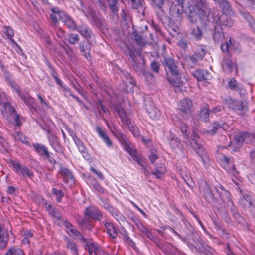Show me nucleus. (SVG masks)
I'll list each match as a JSON object with an SVG mask.
<instances>
[{
    "label": "nucleus",
    "instance_id": "nucleus-53",
    "mask_svg": "<svg viewBox=\"0 0 255 255\" xmlns=\"http://www.w3.org/2000/svg\"><path fill=\"white\" fill-rule=\"evenodd\" d=\"M96 130L100 136L103 140L105 138V137L107 136V135L106 134L105 132L103 130H102V129L100 127H97Z\"/></svg>",
    "mask_w": 255,
    "mask_h": 255
},
{
    "label": "nucleus",
    "instance_id": "nucleus-11",
    "mask_svg": "<svg viewBox=\"0 0 255 255\" xmlns=\"http://www.w3.org/2000/svg\"><path fill=\"white\" fill-rule=\"evenodd\" d=\"M229 108L239 112H243L247 109L246 103L239 100L229 99L227 101Z\"/></svg>",
    "mask_w": 255,
    "mask_h": 255
},
{
    "label": "nucleus",
    "instance_id": "nucleus-45",
    "mask_svg": "<svg viewBox=\"0 0 255 255\" xmlns=\"http://www.w3.org/2000/svg\"><path fill=\"white\" fill-rule=\"evenodd\" d=\"M170 144L173 149L179 147L180 142L177 137H172L170 140Z\"/></svg>",
    "mask_w": 255,
    "mask_h": 255
},
{
    "label": "nucleus",
    "instance_id": "nucleus-38",
    "mask_svg": "<svg viewBox=\"0 0 255 255\" xmlns=\"http://www.w3.org/2000/svg\"><path fill=\"white\" fill-rule=\"evenodd\" d=\"M200 250L205 255H214V250L205 244H201V248Z\"/></svg>",
    "mask_w": 255,
    "mask_h": 255
},
{
    "label": "nucleus",
    "instance_id": "nucleus-64",
    "mask_svg": "<svg viewBox=\"0 0 255 255\" xmlns=\"http://www.w3.org/2000/svg\"><path fill=\"white\" fill-rule=\"evenodd\" d=\"M196 55L199 57H202L205 54V50L203 49H200L199 51L195 52Z\"/></svg>",
    "mask_w": 255,
    "mask_h": 255
},
{
    "label": "nucleus",
    "instance_id": "nucleus-60",
    "mask_svg": "<svg viewBox=\"0 0 255 255\" xmlns=\"http://www.w3.org/2000/svg\"><path fill=\"white\" fill-rule=\"evenodd\" d=\"M93 186L98 192L100 193H104V189L98 183H95Z\"/></svg>",
    "mask_w": 255,
    "mask_h": 255
},
{
    "label": "nucleus",
    "instance_id": "nucleus-25",
    "mask_svg": "<svg viewBox=\"0 0 255 255\" xmlns=\"http://www.w3.org/2000/svg\"><path fill=\"white\" fill-rule=\"evenodd\" d=\"M34 150L40 155H48V151L46 147L39 143H34L32 145Z\"/></svg>",
    "mask_w": 255,
    "mask_h": 255
},
{
    "label": "nucleus",
    "instance_id": "nucleus-34",
    "mask_svg": "<svg viewBox=\"0 0 255 255\" xmlns=\"http://www.w3.org/2000/svg\"><path fill=\"white\" fill-rule=\"evenodd\" d=\"M222 67L225 70H228L230 72L232 71V70L235 68L234 63L229 59L225 60L223 62Z\"/></svg>",
    "mask_w": 255,
    "mask_h": 255
},
{
    "label": "nucleus",
    "instance_id": "nucleus-48",
    "mask_svg": "<svg viewBox=\"0 0 255 255\" xmlns=\"http://www.w3.org/2000/svg\"><path fill=\"white\" fill-rule=\"evenodd\" d=\"M52 192L56 196L57 201L58 202H60L64 195L62 191L60 190H57L55 188H53Z\"/></svg>",
    "mask_w": 255,
    "mask_h": 255
},
{
    "label": "nucleus",
    "instance_id": "nucleus-19",
    "mask_svg": "<svg viewBox=\"0 0 255 255\" xmlns=\"http://www.w3.org/2000/svg\"><path fill=\"white\" fill-rule=\"evenodd\" d=\"M8 231L0 225V249L5 248L7 244Z\"/></svg>",
    "mask_w": 255,
    "mask_h": 255
},
{
    "label": "nucleus",
    "instance_id": "nucleus-22",
    "mask_svg": "<svg viewBox=\"0 0 255 255\" xmlns=\"http://www.w3.org/2000/svg\"><path fill=\"white\" fill-rule=\"evenodd\" d=\"M228 86L232 90L239 91L240 93H241L242 92H244L242 85L238 83L234 78H232L228 82Z\"/></svg>",
    "mask_w": 255,
    "mask_h": 255
},
{
    "label": "nucleus",
    "instance_id": "nucleus-23",
    "mask_svg": "<svg viewBox=\"0 0 255 255\" xmlns=\"http://www.w3.org/2000/svg\"><path fill=\"white\" fill-rule=\"evenodd\" d=\"M66 247L70 250V252L72 255L79 253V249L78 248L77 244L73 241L69 239H66Z\"/></svg>",
    "mask_w": 255,
    "mask_h": 255
},
{
    "label": "nucleus",
    "instance_id": "nucleus-46",
    "mask_svg": "<svg viewBox=\"0 0 255 255\" xmlns=\"http://www.w3.org/2000/svg\"><path fill=\"white\" fill-rule=\"evenodd\" d=\"M48 138L51 146L55 148L57 146L58 142L57 141V138L54 135L50 134V133L48 134Z\"/></svg>",
    "mask_w": 255,
    "mask_h": 255
},
{
    "label": "nucleus",
    "instance_id": "nucleus-9",
    "mask_svg": "<svg viewBox=\"0 0 255 255\" xmlns=\"http://www.w3.org/2000/svg\"><path fill=\"white\" fill-rule=\"evenodd\" d=\"M9 165L13 168L17 174H21L23 177L27 176L31 178L33 176V173L27 167L20 164L16 161H10Z\"/></svg>",
    "mask_w": 255,
    "mask_h": 255
},
{
    "label": "nucleus",
    "instance_id": "nucleus-61",
    "mask_svg": "<svg viewBox=\"0 0 255 255\" xmlns=\"http://www.w3.org/2000/svg\"><path fill=\"white\" fill-rule=\"evenodd\" d=\"M215 228L217 230V231L219 233V234H225V231L223 229H220L221 228V224H215Z\"/></svg>",
    "mask_w": 255,
    "mask_h": 255
},
{
    "label": "nucleus",
    "instance_id": "nucleus-20",
    "mask_svg": "<svg viewBox=\"0 0 255 255\" xmlns=\"http://www.w3.org/2000/svg\"><path fill=\"white\" fill-rule=\"evenodd\" d=\"M101 202L100 204L105 209L108 210L109 212L113 216L115 215L117 216L118 211L116 209L114 208L107 200L104 199H100Z\"/></svg>",
    "mask_w": 255,
    "mask_h": 255
},
{
    "label": "nucleus",
    "instance_id": "nucleus-43",
    "mask_svg": "<svg viewBox=\"0 0 255 255\" xmlns=\"http://www.w3.org/2000/svg\"><path fill=\"white\" fill-rule=\"evenodd\" d=\"M79 36L76 34H71L67 36V40L71 44H74L79 41Z\"/></svg>",
    "mask_w": 255,
    "mask_h": 255
},
{
    "label": "nucleus",
    "instance_id": "nucleus-31",
    "mask_svg": "<svg viewBox=\"0 0 255 255\" xmlns=\"http://www.w3.org/2000/svg\"><path fill=\"white\" fill-rule=\"evenodd\" d=\"M78 31L84 37L88 38L91 36V32L89 28L85 25L80 26L78 29Z\"/></svg>",
    "mask_w": 255,
    "mask_h": 255
},
{
    "label": "nucleus",
    "instance_id": "nucleus-26",
    "mask_svg": "<svg viewBox=\"0 0 255 255\" xmlns=\"http://www.w3.org/2000/svg\"><path fill=\"white\" fill-rule=\"evenodd\" d=\"M224 38V34L222 32V30L219 27H218L217 25L215 26V31L213 34V38L215 42H220Z\"/></svg>",
    "mask_w": 255,
    "mask_h": 255
},
{
    "label": "nucleus",
    "instance_id": "nucleus-55",
    "mask_svg": "<svg viewBox=\"0 0 255 255\" xmlns=\"http://www.w3.org/2000/svg\"><path fill=\"white\" fill-rule=\"evenodd\" d=\"M52 77L55 79L56 82L60 86H62V81L58 77V74L56 72L53 71L51 74Z\"/></svg>",
    "mask_w": 255,
    "mask_h": 255
},
{
    "label": "nucleus",
    "instance_id": "nucleus-14",
    "mask_svg": "<svg viewBox=\"0 0 255 255\" xmlns=\"http://www.w3.org/2000/svg\"><path fill=\"white\" fill-rule=\"evenodd\" d=\"M169 82L174 87H180L187 82V80L184 75L179 74L173 75L172 77L168 79Z\"/></svg>",
    "mask_w": 255,
    "mask_h": 255
},
{
    "label": "nucleus",
    "instance_id": "nucleus-63",
    "mask_svg": "<svg viewBox=\"0 0 255 255\" xmlns=\"http://www.w3.org/2000/svg\"><path fill=\"white\" fill-rule=\"evenodd\" d=\"M224 108L222 106H218L213 108L212 111L213 113H216L218 112H220L223 110Z\"/></svg>",
    "mask_w": 255,
    "mask_h": 255
},
{
    "label": "nucleus",
    "instance_id": "nucleus-39",
    "mask_svg": "<svg viewBox=\"0 0 255 255\" xmlns=\"http://www.w3.org/2000/svg\"><path fill=\"white\" fill-rule=\"evenodd\" d=\"M191 34L192 36L197 40L200 39L202 36V31L199 27L192 29Z\"/></svg>",
    "mask_w": 255,
    "mask_h": 255
},
{
    "label": "nucleus",
    "instance_id": "nucleus-29",
    "mask_svg": "<svg viewBox=\"0 0 255 255\" xmlns=\"http://www.w3.org/2000/svg\"><path fill=\"white\" fill-rule=\"evenodd\" d=\"M59 173L62 176L64 180H73V176L71 172L67 168L63 166H61Z\"/></svg>",
    "mask_w": 255,
    "mask_h": 255
},
{
    "label": "nucleus",
    "instance_id": "nucleus-37",
    "mask_svg": "<svg viewBox=\"0 0 255 255\" xmlns=\"http://www.w3.org/2000/svg\"><path fill=\"white\" fill-rule=\"evenodd\" d=\"M3 32L7 36V38L10 40L11 42L17 45L14 40L12 39L14 36V32L9 26L4 27Z\"/></svg>",
    "mask_w": 255,
    "mask_h": 255
},
{
    "label": "nucleus",
    "instance_id": "nucleus-52",
    "mask_svg": "<svg viewBox=\"0 0 255 255\" xmlns=\"http://www.w3.org/2000/svg\"><path fill=\"white\" fill-rule=\"evenodd\" d=\"M138 59L140 61L139 64H137L135 61L134 60V63L133 64V66L135 67V69L139 70L142 69L143 67V60L142 59V57L140 56L138 57Z\"/></svg>",
    "mask_w": 255,
    "mask_h": 255
},
{
    "label": "nucleus",
    "instance_id": "nucleus-3",
    "mask_svg": "<svg viewBox=\"0 0 255 255\" xmlns=\"http://www.w3.org/2000/svg\"><path fill=\"white\" fill-rule=\"evenodd\" d=\"M65 230L70 236H74L81 242L85 243L84 249L87 250L89 255H97L101 248L98 244L84 238L72 224H65Z\"/></svg>",
    "mask_w": 255,
    "mask_h": 255
},
{
    "label": "nucleus",
    "instance_id": "nucleus-27",
    "mask_svg": "<svg viewBox=\"0 0 255 255\" xmlns=\"http://www.w3.org/2000/svg\"><path fill=\"white\" fill-rule=\"evenodd\" d=\"M165 171V167L163 164H158L155 167V171L153 174L156 176L157 178L162 177Z\"/></svg>",
    "mask_w": 255,
    "mask_h": 255
},
{
    "label": "nucleus",
    "instance_id": "nucleus-12",
    "mask_svg": "<svg viewBox=\"0 0 255 255\" xmlns=\"http://www.w3.org/2000/svg\"><path fill=\"white\" fill-rule=\"evenodd\" d=\"M85 215L87 217L95 219L96 221H100V219L102 218V215L99 209L93 207L86 208Z\"/></svg>",
    "mask_w": 255,
    "mask_h": 255
},
{
    "label": "nucleus",
    "instance_id": "nucleus-50",
    "mask_svg": "<svg viewBox=\"0 0 255 255\" xmlns=\"http://www.w3.org/2000/svg\"><path fill=\"white\" fill-rule=\"evenodd\" d=\"M186 62L191 67H194L197 63V59L192 56H187L186 59Z\"/></svg>",
    "mask_w": 255,
    "mask_h": 255
},
{
    "label": "nucleus",
    "instance_id": "nucleus-6",
    "mask_svg": "<svg viewBox=\"0 0 255 255\" xmlns=\"http://www.w3.org/2000/svg\"><path fill=\"white\" fill-rule=\"evenodd\" d=\"M178 109L181 112L182 116L184 119L192 117V112L194 110L193 103L191 100L184 99L181 100L178 104Z\"/></svg>",
    "mask_w": 255,
    "mask_h": 255
},
{
    "label": "nucleus",
    "instance_id": "nucleus-36",
    "mask_svg": "<svg viewBox=\"0 0 255 255\" xmlns=\"http://www.w3.org/2000/svg\"><path fill=\"white\" fill-rule=\"evenodd\" d=\"M210 110L207 106L203 107L200 112V117L205 122H207L209 116Z\"/></svg>",
    "mask_w": 255,
    "mask_h": 255
},
{
    "label": "nucleus",
    "instance_id": "nucleus-4",
    "mask_svg": "<svg viewBox=\"0 0 255 255\" xmlns=\"http://www.w3.org/2000/svg\"><path fill=\"white\" fill-rule=\"evenodd\" d=\"M52 13L51 14L50 17L52 21L56 24L60 19L64 22L67 26L72 30L76 29V26L73 20L69 17L66 13L60 10L58 8L54 7L51 9Z\"/></svg>",
    "mask_w": 255,
    "mask_h": 255
},
{
    "label": "nucleus",
    "instance_id": "nucleus-5",
    "mask_svg": "<svg viewBox=\"0 0 255 255\" xmlns=\"http://www.w3.org/2000/svg\"><path fill=\"white\" fill-rule=\"evenodd\" d=\"M120 135L122 138L121 142L124 149L129 154L133 159L136 161L138 164L141 165L142 161L139 153L135 149L131 143L128 139L124 137V135L122 133Z\"/></svg>",
    "mask_w": 255,
    "mask_h": 255
},
{
    "label": "nucleus",
    "instance_id": "nucleus-15",
    "mask_svg": "<svg viewBox=\"0 0 255 255\" xmlns=\"http://www.w3.org/2000/svg\"><path fill=\"white\" fill-rule=\"evenodd\" d=\"M253 136L248 133H243L238 134L235 136V141L238 147H240L242 144L245 142L249 143L252 141Z\"/></svg>",
    "mask_w": 255,
    "mask_h": 255
},
{
    "label": "nucleus",
    "instance_id": "nucleus-58",
    "mask_svg": "<svg viewBox=\"0 0 255 255\" xmlns=\"http://www.w3.org/2000/svg\"><path fill=\"white\" fill-rule=\"evenodd\" d=\"M152 69L156 73H158L159 69V65L156 62H153L151 65Z\"/></svg>",
    "mask_w": 255,
    "mask_h": 255
},
{
    "label": "nucleus",
    "instance_id": "nucleus-33",
    "mask_svg": "<svg viewBox=\"0 0 255 255\" xmlns=\"http://www.w3.org/2000/svg\"><path fill=\"white\" fill-rule=\"evenodd\" d=\"M245 201L248 203V205L250 208H255V200L250 195H245L243 196L242 202L246 204Z\"/></svg>",
    "mask_w": 255,
    "mask_h": 255
},
{
    "label": "nucleus",
    "instance_id": "nucleus-56",
    "mask_svg": "<svg viewBox=\"0 0 255 255\" xmlns=\"http://www.w3.org/2000/svg\"><path fill=\"white\" fill-rule=\"evenodd\" d=\"M159 158V155L153 152H151L149 155V158L150 161L153 163L155 161Z\"/></svg>",
    "mask_w": 255,
    "mask_h": 255
},
{
    "label": "nucleus",
    "instance_id": "nucleus-59",
    "mask_svg": "<svg viewBox=\"0 0 255 255\" xmlns=\"http://www.w3.org/2000/svg\"><path fill=\"white\" fill-rule=\"evenodd\" d=\"M219 127L220 125L219 124H215L213 127L211 131H207V133L209 134H211L212 135L215 134L216 132Z\"/></svg>",
    "mask_w": 255,
    "mask_h": 255
},
{
    "label": "nucleus",
    "instance_id": "nucleus-13",
    "mask_svg": "<svg viewBox=\"0 0 255 255\" xmlns=\"http://www.w3.org/2000/svg\"><path fill=\"white\" fill-rule=\"evenodd\" d=\"M183 11V5L175 1L172 3L170 8V13L174 17L179 18Z\"/></svg>",
    "mask_w": 255,
    "mask_h": 255
},
{
    "label": "nucleus",
    "instance_id": "nucleus-35",
    "mask_svg": "<svg viewBox=\"0 0 255 255\" xmlns=\"http://www.w3.org/2000/svg\"><path fill=\"white\" fill-rule=\"evenodd\" d=\"M126 124L128 125V128L130 131L132 133L133 135L135 137L139 136V132L137 128L134 126L130 120H127Z\"/></svg>",
    "mask_w": 255,
    "mask_h": 255
},
{
    "label": "nucleus",
    "instance_id": "nucleus-16",
    "mask_svg": "<svg viewBox=\"0 0 255 255\" xmlns=\"http://www.w3.org/2000/svg\"><path fill=\"white\" fill-rule=\"evenodd\" d=\"M46 208L48 212L50 215L53 218V220L55 222H64L63 219H62V217L60 213L58 210L53 206L50 204L46 205Z\"/></svg>",
    "mask_w": 255,
    "mask_h": 255
},
{
    "label": "nucleus",
    "instance_id": "nucleus-30",
    "mask_svg": "<svg viewBox=\"0 0 255 255\" xmlns=\"http://www.w3.org/2000/svg\"><path fill=\"white\" fill-rule=\"evenodd\" d=\"M23 252L20 248L14 246H11L4 255H23Z\"/></svg>",
    "mask_w": 255,
    "mask_h": 255
},
{
    "label": "nucleus",
    "instance_id": "nucleus-17",
    "mask_svg": "<svg viewBox=\"0 0 255 255\" xmlns=\"http://www.w3.org/2000/svg\"><path fill=\"white\" fill-rule=\"evenodd\" d=\"M165 67L166 70H168L173 75H177L179 73L177 66L174 60L170 58L165 59Z\"/></svg>",
    "mask_w": 255,
    "mask_h": 255
},
{
    "label": "nucleus",
    "instance_id": "nucleus-24",
    "mask_svg": "<svg viewBox=\"0 0 255 255\" xmlns=\"http://www.w3.org/2000/svg\"><path fill=\"white\" fill-rule=\"evenodd\" d=\"M222 162L223 167L225 169V170H226L229 172L232 173L233 174L236 176V174L237 173L235 171V168L234 166L232 165L231 167H229V164L230 163V158L227 156H224Z\"/></svg>",
    "mask_w": 255,
    "mask_h": 255
},
{
    "label": "nucleus",
    "instance_id": "nucleus-47",
    "mask_svg": "<svg viewBox=\"0 0 255 255\" xmlns=\"http://www.w3.org/2000/svg\"><path fill=\"white\" fill-rule=\"evenodd\" d=\"M232 41L231 38H230L228 41H227L226 43L222 44L221 46V50L223 52H227L228 50L231 48Z\"/></svg>",
    "mask_w": 255,
    "mask_h": 255
},
{
    "label": "nucleus",
    "instance_id": "nucleus-57",
    "mask_svg": "<svg viewBox=\"0 0 255 255\" xmlns=\"http://www.w3.org/2000/svg\"><path fill=\"white\" fill-rule=\"evenodd\" d=\"M90 170L92 172L95 173L99 177L100 179L103 180L104 179V176L100 171L96 170L92 167H91Z\"/></svg>",
    "mask_w": 255,
    "mask_h": 255
},
{
    "label": "nucleus",
    "instance_id": "nucleus-32",
    "mask_svg": "<svg viewBox=\"0 0 255 255\" xmlns=\"http://www.w3.org/2000/svg\"><path fill=\"white\" fill-rule=\"evenodd\" d=\"M23 237L22 242L23 244H29V239L33 237V233L31 230H25L22 234Z\"/></svg>",
    "mask_w": 255,
    "mask_h": 255
},
{
    "label": "nucleus",
    "instance_id": "nucleus-49",
    "mask_svg": "<svg viewBox=\"0 0 255 255\" xmlns=\"http://www.w3.org/2000/svg\"><path fill=\"white\" fill-rule=\"evenodd\" d=\"M137 227L145 234L147 237L150 238L152 236L151 233L148 231V229L143 226V224H136Z\"/></svg>",
    "mask_w": 255,
    "mask_h": 255
},
{
    "label": "nucleus",
    "instance_id": "nucleus-41",
    "mask_svg": "<svg viewBox=\"0 0 255 255\" xmlns=\"http://www.w3.org/2000/svg\"><path fill=\"white\" fill-rule=\"evenodd\" d=\"M180 129L181 132H182L183 137L188 139L190 132L189 131L187 125L182 123L180 125Z\"/></svg>",
    "mask_w": 255,
    "mask_h": 255
},
{
    "label": "nucleus",
    "instance_id": "nucleus-51",
    "mask_svg": "<svg viewBox=\"0 0 255 255\" xmlns=\"http://www.w3.org/2000/svg\"><path fill=\"white\" fill-rule=\"evenodd\" d=\"M219 5L224 10L228 11L230 8V5L229 3L226 0H223L220 2Z\"/></svg>",
    "mask_w": 255,
    "mask_h": 255
},
{
    "label": "nucleus",
    "instance_id": "nucleus-40",
    "mask_svg": "<svg viewBox=\"0 0 255 255\" xmlns=\"http://www.w3.org/2000/svg\"><path fill=\"white\" fill-rule=\"evenodd\" d=\"M13 137L14 139L16 140L20 141L25 144L29 143V141L27 140V138L25 137L24 135H23L21 132H16L15 134H13Z\"/></svg>",
    "mask_w": 255,
    "mask_h": 255
},
{
    "label": "nucleus",
    "instance_id": "nucleus-10",
    "mask_svg": "<svg viewBox=\"0 0 255 255\" xmlns=\"http://www.w3.org/2000/svg\"><path fill=\"white\" fill-rule=\"evenodd\" d=\"M190 144L196 153L200 156H203L205 151L202 148V141L195 131H193L191 136Z\"/></svg>",
    "mask_w": 255,
    "mask_h": 255
},
{
    "label": "nucleus",
    "instance_id": "nucleus-2",
    "mask_svg": "<svg viewBox=\"0 0 255 255\" xmlns=\"http://www.w3.org/2000/svg\"><path fill=\"white\" fill-rule=\"evenodd\" d=\"M213 188L214 190L209 185H206L204 191V196L207 201L210 203H214L217 201L218 198H220L226 204L227 207L230 209L235 218L240 217L231 200L229 192L220 184L216 185Z\"/></svg>",
    "mask_w": 255,
    "mask_h": 255
},
{
    "label": "nucleus",
    "instance_id": "nucleus-62",
    "mask_svg": "<svg viewBox=\"0 0 255 255\" xmlns=\"http://www.w3.org/2000/svg\"><path fill=\"white\" fill-rule=\"evenodd\" d=\"M136 41L138 44L141 46L145 45V40L140 36H138L136 37Z\"/></svg>",
    "mask_w": 255,
    "mask_h": 255
},
{
    "label": "nucleus",
    "instance_id": "nucleus-44",
    "mask_svg": "<svg viewBox=\"0 0 255 255\" xmlns=\"http://www.w3.org/2000/svg\"><path fill=\"white\" fill-rule=\"evenodd\" d=\"M118 0H111L109 2V7L113 12H116L118 10Z\"/></svg>",
    "mask_w": 255,
    "mask_h": 255
},
{
    "label": "nucleus",
    "instance_id": "nucleus-7",
    "mask_svg": "<svg viewBox=\"0 0 255 255\" xmlns=\"http://www.w3.org/2000/svg\"><path fill=\"white\" fill-rule=\"evenodd\" d=\"M1 106V112L3 115L7 118H9L10 117H12L14 118L16 124L19 126L21 125V122L19 120V116L16 114L15 112L14 109L8 103L2 102L0 104Z\"/></svg>",
    "mask_w": 255,
    "mask_h": 255
},
{
    "label": "nucleus",
    "instance_id": "nucleus-21",
    "mask_svg": "<svg viewBox=\"0 0 255 255\" xmlns=\"http://www.w3.org/2000/svg\"><path fill=\"white\" fill-rule=\"evenodd\" d=\"M193 75L198 81H203L208 79L209 73L206 70H197L193 73Z\"/></svg>",
    "mask_w": 255,
    "mask_h": 255
},
{
    "label": "nucleus",
    "instance_id": "nucleus-8",
    "mask_svg": "<svg viewBox=\"0 0 255 255\" xmlns=\"http://www.w3.org/2000/svg\"><path fill=\"white\" fill-rule=\"evenodd\" d=\"M186 225L187 228H190L189 233L187 234V238L189 240H190V238H191L193 242H194L198 246H199V244H200L201 246V244H204L201 241V239L198 233L194 231L192 224H186ZM188 246L192 251L199 252V248L200 247H196L192 243H188Z\"/></svg>",
    "mask_w": 255,
    "mask_h": 255
},
{
    "label": "nucleus",
    "instance_id": "nucleus-18",
    "mask_svg": "<svg viewBox=\"0 0 255 255\" xmlns=\"http://www.w3.org/2000/svg\"><path fill=\"white\" fill-rule=\"evenodd\" d=\"M146 110L150 117L152 119H157L160 116L159 110L152 102L146 105Z\"/></svg>",
    "mask_w": 255,
    "mask_h": 255
},
{
    "label": "nucleus",
    "instance_id": "nucleus-1",
    "mask_svg": "<svg viewBox=\"0 0 255 255\" xmlns=\"http://www.w3.org/2000/svg\"><path fill=\"white\" fill-rule=\"evenodd\" d=\"M188 9L190 11L189 18L192 23L197 21L196 16L198 15L203 22H216V25L221 24L222 26L230 27L233 25L231 18L225 14H222L219 17H214L212 13H210L208 6L204 0H190Z\"/></svg>",
    "mask_w": 255,
    "mask_h": 255
},
{
    "label": "nucleus",
    "instance_id": "nucleus-54",
    "mask_svg": "<svg viewBox=\"0 0 255 255\" xmlns=\"http://www.w3.org/2000/svg\"><path fill=\"white\" fill-rule=\"evenodd\" d=\"M52 77L55 79L56 82L60 86H62V81L58 77V74L56 72L53 71L51 74Z\"/></svg>",
    "mask_w": 255,
    "mask_h": 255
},
{
    "label": "nucleus",
    "instance_id": "nucleus-42",
    "mask_svg": "<svg viewBox=\"0 0 255 255\" xmlns=\"http://www.w3.org/2000/svg\"><path fill=\"white\" fill-rule=\"evenodd\" d=\"M71 84L73 88L82 96L85 97V92L84 91L83 88L76 81L71 82Z\"/></svg>",
    "mask_w": 255,
    "mask_h": 255
},
{
    "label": "nucleus",
    "instance_id": "nucleus-28",
    "mask_svg": "<svg viewBox=\"0 0 255 255\" xmlns=\"http://www.w3.org/2000/svg\"><path fill=\"white\" fill-rule=\"evenodd\" d=\"M107 233L112 238H116L118 236V231L114 224H105Z\"/></svg>",
    "mask_w": 255,
    "mask_h": 255
}]
</instances>
